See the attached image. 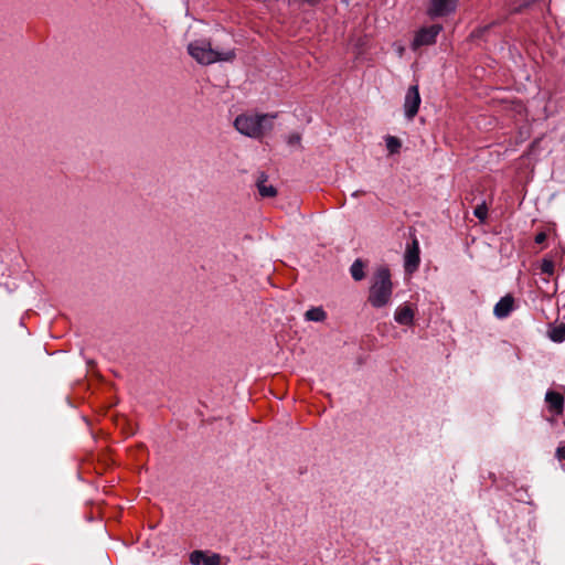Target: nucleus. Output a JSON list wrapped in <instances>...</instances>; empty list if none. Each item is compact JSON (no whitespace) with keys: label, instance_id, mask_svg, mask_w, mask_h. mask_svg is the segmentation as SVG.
<instances>
[{"label":"nucleus","instance_id":"nucleus-4","mask_svg":"<svg viewBox=\"0 0 565 565\" xmlns=\"http://www.w3.org/2000/svg\"><path fill=\"white\" fill-rule=\"evenodd\" d=\"M441 29L443 28L439 24H434V25L420 29L416 33V35L412 42V49L417 50L420 46L434 44L436 42V38L439 34V32L441 31Z\"/></svg>","mask_w":565,"mask_h":565},{"label":"nucleus","instance_id":"nucleus-17","mask_svg":"<svg viewBox=\"0 0 565 565\" xmlns=\"http://www.w3.org/2000/svg\"><path fill=\"white\" fill-rule=\"evenodd\" d=\"M473 214L477 218L480 220V222H484L488 216V205L486 201H482L480 204H478L475 207Z\"/></svg>","mask_w":565,"mask_h":565},{"label":"nucleus","instance_id":"nucleus-14","mask_svg":"<svg viewBox=\"0 0 565 565\" xmlns=\"http://www.w3.org/2000/svg\"><path fill=\"white\" fill-rule=\"evenodd\" d=\"M548 337L554 342H563L565 340V323L551 328Z\"/></svg>","mask_w":565,"mask_h":565},{"label":"nucleus","instance_id":"nucleus-23","mask_svg":"<svg viewBox=\"0 0 565 565\" xmlns=\"http://www.w3.org/2000/svg\"><path fill=\"white\" fill-rule=\"evenodd\" d=\"M489 479H491L493 482L495 481V476L492 472H489Z\"/></svg>","mask_w":565,"mask_h":565},{"label":"nucleus","instance_id":"nucleus-12","mask_svg":"<svg viewBox=\"0 0 565 565\" xmlns=\"http://www.w3.org/2000/svg\"><path fill=\"white\" fill-rule=\"evenodd\" d=\"M545 402L548 405L550 411L555 414H562L564 408V397L562 394L555 391H548L545 395Z\"/></svg>","mask_w":565,"mask_h":565},{"label":"nucleus","instance_id":"nucleus-16","mask_svg":"<svg viewBox=\"0 0 565 565\" xmlns=\"http://www.w3.org/2000/svg\"><path fill=\"white\" fill-rule=\"evenodd\" d=\"M385 141H386V148L391 154H395L399 151V149L402 147V142L398 138H396L394 136H387Z\"/></svg>","mask_w":565,"mask_h":565},{"label":"nucleus","instance_id":"nucleus-22","mask_svg":"<svg viewBox=\"0 0 565 565\" xmlns=\"http://www.w3.org/2000/svg\"><path fill=\"white\" fill-rule=\"evenodd\" d=\"M362 194H364V192L359 190V191L353 192L352 195L356 198V196L362 195Z\"/></svg>","mask_w":565,"mask_h":565},{"label":"nucleus","instance_id":"nucleus-7","mask_svg":"<svg viewBox=\"0 0 565 565\" xmlns=\"http://www.w3.org/2000/svg\"><path fill=\"white\" fill-rule=\"evenodd\" d=\"M404 259H405L404 266H405V270L407 273H413L418 268L420 258H419V243L416 237L413 238L412 243L407 245Z\"/></svg>","mask_w":565,"mask_h":565},{"label":"nucleus","instance_id":"nucleus-15","mask_svg":"<svg viewBox=\"0 0 565 565\" xmlns=\"http://www.w3.org/2000/svg\"><path fill=\"white\" fill-rule=\"evenodd\" d=\"M351 276L354 280H362L365 276L364 264L361 259H356L350 268Z\"/></svg>","mask_w":565,"mask_h":565},{"label":"nucleus","instance_id":"nucleus-18","mask_svg":"<svg viewBox=\"0 0 565 565\" xmlns=\"http://www.w3.org/2000/svg\"><path fill=\"white\" fill-rule=\"evenodd\" d=\"M541 273L547 276H552L554 274V263L551 259H543L540 266Z\"/></svg>","mask_w":565,"mask_h":565},{"label":"nucleus","instance_id":"nucleus-5","mask_svg":"<svg viewBox=\"0 0 565 565\" xmlns=\"http://www.w3.org/2000/svg\"><path fill=\"white\" fill-rule=\"evenodd\" d=\"M420 103L422 98L418 85L415 84L409 86L404 99V110L407 119L412 120L417 115Z\"/></svg>","mask_w":565,"mask_h":565},{"label":"nucleus","instance_id":"nucleus-13","mask_svg":"<svg viewBox=\"0 0 565 565\" xmlns=\"http://www.w3.org/2000/svg\"><path fill=\"white\" fill-rule=\"evenodd\" d=\"M326 318L327 312L321 307H313L305 313V319L307 321L322 322Z\"/></svg>","mask_w":565,"mask_h":565},{"label":"nucleus","instance_id":"nucleus-10","mask_svg":"<svg viewBox=\"0 0 565 565\" xmlns=\"http://www.w3.org/2000/svg\"><path fill=\"white\" fill-rule=\"evenodd\" d=\"M415 309L409 303H404L395 310L394 319L398 324L412 326L414 323Z\"/></svg>","mask_w":565,"mask_h":565},{"label":"nucleus","instance_id":"nucleus-11","mask_svg":"<svg viewBox=\"0 0 565 565\" xmlns=\"http://www.w3.org/2000/svg\"><path fill=\"white\" fill-rule=\"evenodd\" d=\"M514 309V298L507 295L501 298L494 306L493 313L499 319L507 318Z\"/></svg>","mask_w":565,"mask_h":565},{"label":"nucleus","instance_id":"nucleus-6","mask_svg":"<svg viewBox=\"0 0 565 565\" xmlns=\"http://www.w3.org/2000/svg\"><path fill=\"white\" fill-rule=\"evenodd\" d=\"M459 0H429L427 14L430 18H439L450 14L456 10Z\"/></svg>","mask_w":565,"mask_h":565},{"label":"nucleus","instance_id":"nucleus-9","mask_svg":"<svg viewBox=\"0 0 565 565\" xmlns=\"http://www.w3.org/2000/svg\"><path fill=\"white\" fill-rule=\"evenodd\" d=\"M255 184L262 198H275L277 195V189L268 183V175L265 172H258Z\"/></svg>","mask_w":565,"mask_h":565},{"label":"nucleus","instance_id":"nucleus-8","mask_svg":"<svg viewBox=\"0 0 565 565\" xmlns=\"http://www.w3.org/2000/svg\"><path fill=\"white\" fill-rule=\"evenodd\" d=\"M190 562L193 565H221V556L218 554H207L203 551H193L190 554Z\"/></svg>","mask_w":565,"mask_h":565},{"label":"nucleus","instance_id":"nucleus-19","mask_svg":"<svg viewBox=\"0 0 565 565\" xmlns=\"http://www.w3.org/2000/svg\"><path fill=\"white\" fill-rule=\"evenodd\" d=\"M300 142H301V136L298 132H292L287 138V143L290 147L300 146Z\"/></svg>","mask_w":565,"mask_h":565},{"label":"nucleus","instance_id":"nucleus-1","mask_svg":"<svg viewBox=\"0 0 565 565\" xmlns=\"http://www.w3.org/2000/svg\"><path fill=\"white\" fill-rule=\"evenodd\" d=\"M276 115L241 114L235 118L234 127L244 136L262 139L274 128Z\"/></svg>","mask_w":565,"mask_h":565},{"label":"nucleus","instance_id":"nucleus-3","mask_svg":"<svg viewBox=\"0 0 565 565\" xmlns=\"http://www.w3.org/2000/svg\"><path fill=\"white\" fill-rule=\"evenodd\" d=\"M391 274L386 267H380L374 273L373 282L370 287L369 302L374 308L386 306L392 297Z\"/></svg>","mask_w":565,"mask_h":565},{"label":"nucleus","instance_id":"nucleus-20","mask_svg":"<svg viewBox=\"0 0 565 565\" xmlns=\"http://www.w3.org/2000/svg\"><path fill=\"white\" fill-rule=\"evenodd\" d=\"M556 457L558 460H565V447L564 446L557 447Z\"/></svg>","mask_w":565,"mask_h":565},{"label":"nucleus","instance_id":"nucleus-21","mask_svg":"<svg viewBox=\"0 0 565 565\" xmlns=\"http://www.w3.org/2000/svg\"><path fill=\"white\" fill-rule=\"evenodd\" d=\"M545 239H546V234L544 232H541L535 236L536 244H542L543 242H545Z\"/></svg>","mask_w":565,"mask_h":565},{"label":"nucleus","instance_id":"nucleus-2","mask_svg":"<svg viewBox=\"0 0 565 565\" xmlns=\"http://www.w3.org/2000/svg\"><path fill=\"white\" fill-rule=\"evenodd\" d=\"M188 53L200 64L210 65L216 62H231L235 58L234 50L220 51L213 49L207 40H195L188 45Z\"/></svg>","mask_w":565,"mask_h":565}]
</instances>
